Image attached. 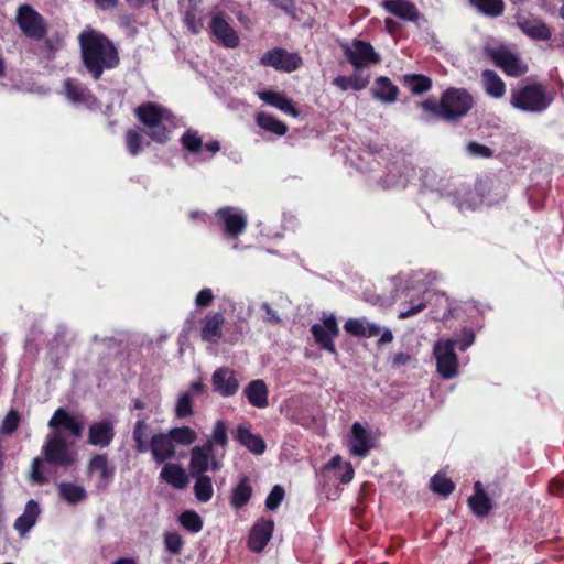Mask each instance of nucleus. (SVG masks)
<instances>
[{
  "mask_svg": "<svg viewBox=\"0 0 564 564\" xmlns=\"http://www.w3.org/2000/svg\"><path fill=\"white\" fill-rule=\"evenodd\" d=\"M225 318L221 313H212L205 316L202 322V338L205 341L217 344L221 337V327Z\"/></svg>",
  "mask_w": 564,
  "mask_h": 564,
  "instance_id": "a878e982",
  "label": "nucleus"
},
{
  "mask_svg": "<svg viewBox=\"0 0 564 564\" xmlns=\"http://www.w3.org/2000/svg\"><path fill=\"white\" fill-rule=\"evenodd\" d=\"M475 104L474 97L465 88H446L437 102L433 97L419 102V107L447 122H456L467 116Z\"/></svg>",
  "mask_w": 564,
  "mask_h": 564,
  "instance_id": "f03ea898",
  "label": "nucleus"
},
{
  "mask_svg": "<svg viewBox=\"0 0 564 564\" xmlns=\"http://www.w3.org/2000/svg\"><path fill=\"white\" fill-rule=\"evenodd\" d=\"M183 20L185 25L192 33L198 34L203 30V13L194 0L189 1L188 7L184 12Z\"/></svg>",
  "mask_w": 564,
  "mask_h": 564,
  "instance_id": "4c0bfd02",
  "label": "nucleus"
},
{
  "mask_svg": "<svg viewBox=\"0 0 564 564\" xmlns=\"http://www.w3.org/2000/svg\"><path fill=\"white\" fill-rule=\"evenodd\" d=\"M344 53L356 70L378 64L381 61L380 55L375 51L373 46L362 40H354L351 46H345Z\"/></svg>",
  "mask_w": 564,
  "mask_h": 564,
  "instance_id": "9d476101",
  "label": "nucleus"
},
{
  "mask_svg": "<svg viewBox=\"0 0 564 564\" xmlns=\"http://www.w3.org/2000/svg\"><path fill=\"white\" fill-rule=\"evenodd\" d=\"M518 26L532 40L547 41L552 36L551 30L546 23L538 18L520 17L518 19Z\"/></svg>",
  "mask_w": 564,
  "mask_h": 564,
  "instance_id": "393cba45",
  "label": "nucleus"
},
{
  "mask_svg": "<svg viewBox=\"0 0 564 564\" xmlns=\"http://www.w3.org/2000/svg\"><path fill=\"white\" fill-rule=\"evenodd\" d=\"M63 89L66 98L73 104L85 105L89 108L97 105V97L76 78H66L63 83Z\"/></svg>",
  "mask_w": 564,
  "mask_h": 564,
  "instance_id": "dca6fc26",
  "label": "nucleus"
},
{
  "mask_svg": "<svg viewBox=\"0 0 564 564\" xmlns=\"http://www.w3.org/2000/svg\"><path fill=\"white\" fill-rule=\"evenodd\" d=\"M180 524L191 533H198L203 529V519L194 510H186L178 517Z\"/></svg>",
  "mask_w": 564,
  "mask_h": 564,
  "instance_id": "49530a36",
  "label": "nucleus"
},
{
  "mask_svg": "<svg viewBox=\"0 0 564 564\" xmlns=\"http://www.w3.org/2000/svg\"><path fill=\"white\" fill-rule=\"evenodd\" d=\"M256 123L264 131L276 135H284L288 132V126L284 122L263 111L256 115Z\"/></svg>",
  "mask_w": 564,
  "mask_h": 564,
  "instance_id": "e433bc0d",
  "label": "nucleus"
},
{
  "mask_svg": "<svg viewBox=\"0 0 564 564\" xmlns=\"http://www.w3.org/2000/svg\"><path fill=\"white\" fill-rule=\"evenodd\" d=\"M351 89L359 91L365 89L369 85V76H362L361 74L355 72L349 76Z\"/></svg>",
  "mask_w": 564,
  "mask_h": 564,
  "instance_id": "052dcab7",
  "label": "nucleus"
},
{
  "mask_svg": "<svg viewBox=\"0 0 564 564\" xmlns=\"http://www.w3.org/2000/svg\"><path fill=\"white\" fill-rule=\"evenodd\" d=\"M403 86L413 95H422L432 88V79L423 74H405L401 78Z\"/></svg>",
  "mask_w": 564,
  "mask_h": 564,
  "instance_id": "c9c22d12",
  "label": "nucleus"
},
{
  "mask_svg": "<svg viewBox=\"0 0 564 564\" xmlns=\"http://www.w3.org/2000/svg\"><path fill=\"white\" fill-rule=\"evenodd\" d=\"M88 473H98L97 489L105 490L115 476V467L110 466L106 454L94 455L87 466Z\"/></svg>",
  "mask_w": 564,
  "mask_h": 564,
  "instance_id": "aec40b11",
  "label": "nucleus"
},
{
  "mask_svg": "<svg viewBox=\"0 0 564 564\" xmlns=\"http://www.w3.org/2000/svg\"><path fill=\"white\" fill-rule=\"evenodd\" d=\"M39 516V503L30 499L25 505L23 513L15 519L13 528L20 536H24L35 525Z\"/></svg>",
  "mask_w": 564,
  "mask_h": 564,
  "instance_id": "bb28decb",
  "label": "nucleus"
},
{
  "mask_svg": "<svg viewBox=\"0 0 564 564\" xmlns=\"http://www.w3.org/2000/svg\"><path fill=\"white\" fill-rule=\"evenodd\" d=\"M48 427L53 433L63 434L65 432L75 440L80 438L84 432V423L64 408L55 410L48 421Z\"/></svg>",
  "mask_w": 564,
  "mask_h": 564,
  "instance_id": "ddd939ff",
  "label": "nucleus"
},
{
  "mask_svg": "<svg viewBox=\"0 0 564 564\" xmlns=\"http://www.w3.org/2000/svg\"><path fill=\"white\" fill-rule=\"evenodd\" d=\"M21 422L20 413L11 409L6 417L3 419L1 426H0V433L3 435H12L19 427Z\"/></svg>",
  "mask_w": 564,
  "mask_h": 564,
  "instance_id": "09e8293b",
  "label": "nucleus"
},
{
  "mask_svg": "<svg viewBox=\"0 0 564 564\" xmlns=\"http://www.w3.org/2000/svg\"><path fill=\"white\" fill-rule=\"evenodd\" d=\"M149 451L156 464H163L175 456V446L166 433L152 435L149 442Z\"/></svg>",
  "mask_w": 564,
  "mask_h": 564,
  "instance_id": "412c9836",
  "label": "nucleus"
},
{
  "mask_svg": "<svg viewBox=\"0 0 564 564\" xmlns=\"http://www.w3.org/2000/svg\"><path fill=\"white\" fill-rule=\"evenodd\" d=\"M165 550L173 554L178 555L184 546L182 535L176 531H166L163 535Z\"/></svg>",
  "mask_w": 564,
  "mask_h": 564,
  "instance_id": "de8ad7c7",
  "label": "nucleus"
},
{
  "mask_svg": "<svg viewBox=\"0 0 564 564\" xmlns=\"http://www.w3.org/2000/svg\"><path fill=\"white\" fill-rule=\"evenodd\" d=\"M213 443L206 442L202 446H195L191 449L189 474L191 476L203 475L209 469L212 459Z\"/></svg>",
  "mask_w": 564,
  "mask_h": 564,
  "instance_id": "4be33fe9",
  "label": "nucleus"
},
{
  "mask_svg": "<svg viewBox=\"0 0 564 564\" xmlns=\"http://www.w3.org/2000/svg\"><path fill=\"white\" fill-rule=\"evenodd\" d=\"M365 328L366 322L358 318H349L344 324L346 333L356 337H362L365 335Z\"/></svg>",
  "mask_w": 564,
  "mask_h": 564,
  "instance_id": "6e6d98bb",
  "label": "nucleus"
},
{
  "mask_svg": "<svg viewBox=\"0 0 564 564\" xmlns=\"http://www.w3.org/2000/svg\"><path fill=\"white\" fill-rule=\"evenodd\" d=\"M58 496L69 505H77L87 498L85 488L74 482L62 481L57 484Z\"/></svg>",
  "mask_w": 564,
  "mask_h": 564,
  "instance_id": "72a5a7b5",
  "label": "nucleus"
},
{
  "mask_svg": "<svg viewBox=\"0 0 564 564\" xmlns=\"http://www.w3.org/2000/svg\"><path fill=\"white\" fill-rule=\"evenodd\" d=\"M213 301H214V293L208 288L200 290L195 297L196 306L202 307V308L208 307L213 303Z\"/></svg>",
  "mask_w": 564,
  "mask_h": 564,
  "instance_id": "13d9d810",
  "label": "nucleus"
},
{
  "mask_svg": "<svg viewBox=\"0 0 564 564\" xmlns=\"http://www.w3.org/2000/svg\"><path fill=\"white\" fill-rule=\"evenodd\" d=\"M193 400L191 392H184L177 399L175 405V415L178 419H185L193 415Z\"/></svg>",
  "mask_w": 564,
  "mask_h": 564,
  "instance_id": "8fccbe9b",
  "label": "nucleus"
},
{
  "mask_svg": "<svg viewBox=\"0 0 564 564\" xmlns=\"http://www.w3.org/2000/svg\"><path fill=\"white\" fill-rule=\"evenodd\" d=\"M41 453L45 463L62 468H69L77 464L78 456L72 449V444L61 433L46 436Z\"/></svg>",
  "mask_w": 564,
  "mask_h": 564,
  "instance_id": "20e7f679",
  "label": "nucleus"
},
{
  "mask_svg": "<svg viewBox=\"0 0 564 564\" xmlns=\"http://www.w3.org/2000/svg\"><path fill=\"white\" fill-rule=\"evenodd\" d=\"M485 91L494 98H501L506 93V84L495 70L486 69L481 74Z\"/></svg>",
  "mask_w": 564,
  "mask_h": 564,
  "instance_id": "f704fd0d",
  "label": "nucleus"
},
{
  "mask_svg": "<svg viewBox=\"0 0 564 564\" xmlns=\"http://www.w3.org/2000/svg\"><path fill=\"white\" fill-rule=\"evenodd\" d=\"M437 372L444 379H452L458 372V358L452 339L438 340L434 346Z\"/></svg>",
  "mask_w": 564,
  "mask_h": 564,
  "instance_id": "6e6552de",
  "label": "nucleus"
},
{
  "mask_svg": "<svg viewBox=\"0 0 564 564\" xmlns=\"http://www.w3.org/2000/svg\"><path fill=\"white\" fill-rule=\"evenodd\" d=\"M160 478L177 489H183L188 484V476L178 464H165L160 473Z\"/></svg>",
  "mask_w": 564,
  "mask_h": 564,
  "instance_id": "7c9ffc66",
  "label": "nucleus"
},
{
  "mask_svg": "<svg viewBox=\"0 0 564 564\" xmlns=\"http://www.w3.org/2000/svg\"><path fill=\"white\" fill-rule=\"evenodd\" d=\"M172 442V444H180L184 446H188L193 444L196 438V432L189 426H181L173 427L166 433Z\"/></svg>",
  "mask_w": 564,
  "mask_h": 564,
  "instance_id": "79ce46f5",
  "label": "nucleus"
},
{
  "mask_svg": "<svg viewBox=\"0 0 564 564\" xmlns=\"http://www.w3.org/2000/svg\"><path fill=\"white\" fill-rule=\"evenodd\" d=\"M372 88L373 98L383 102H394L399 95V88L387 76H379Z\"/></svg>",
  "mask_w": 564,
  "mask_h": 564,
  "instance_id": "2f4dec72",
  "label": "nucleus"
},
{
  "mask_svg": "<svg viewBox=\"0 0 564 564\" xmlns=\"http://www.w3.org/2000/svg\"><path fill=\"white\" fill-rule=\"evenodd\" d=\"M212 34L217 41L228 48H235L239 45V36L230 24L219 14L212 19L209 24Z\"/></svg>",
  "mask_w": 564,
  "mask_h": 564,
  "instance_id": "6ab92c4d",
  "label": "nucleus"
},
{
  "mask_svg": "<svg viewBox=\"0 0 564 564\" xmlns=\"http://www.w3.org/2000/svg\"><path fill=\"white\" fill-rule=\"evenodd\" d=\"M482 52L486 58L492 61L497 67L510 77H520L528 72V66L505 44L498 46L486 45Z\"/></svg>",
  "mask_w": 564,
  "mask_h": 564,
  "instance_id": "423d86ee",
  "label": "nucleus"
},
{
  "mask_svg": "<svg viewBox=\"0 0 564 564\" xmlns=\"http://www.w3.org/2000/svg\"><path fill=\"white\" fill-rule=\"evenodd\" d=\"M380 330L381 329L378 325L366 322L365 335L362 337L370 338L378 336L380 334Z\"/></svg>",
  "mask_w": 564,
  "mask_h": 564,
  "instance_id": "338daca9",
  "label": "nucleus"
},
{
  "mask_svg": "<svg viewBox=\"0 0 564 564\" xmlns=\"http://www.w3.org/2000/svg\"><path fill=\"white\" fill-rule=\"evenodd\" d=\"M412 357L405 352H397L392 356V366L401 367L411 361Z\"/></svg>",
  "mask_w": 564,
  "mask_h": 564,
  "instance_id": "0e129e2a",
  "label": "nucleus"
},
{
  "mask_svg": "<svg viewBox=\"0 0 564 564\" xmlns=\"http://www.w3.org/2000/svg\"><path fill=\"white\" fill-rule=\"evenodd\" d=\"M311 333L314 340L322 349L333 355L338 354L334 344V338L339 335V327L334 315L326 316L323 319V324L312 325Z\"/></svg>",
  "mask_w": 564,
  "mask_h": 564,
  "instance_id": "f8f14e48",
  "label": "nucleus"
},
{
  "mask_svg": "<svg viewBox=\"0 0 564 564\" xmlns=\"http://www.w3.org/2000/svg\"><path fill=\"white\" fill-rule=\"evenodd\" d=\"M212 384L214 391L224 398L235 395L239 389L236 372L229 367L217 368L212 375Z\"/></svg>",
  "mask_w": 564,
  "mask_h": 564,
  "instance_id": "4468645a",
  "label": "nucleus"
},
{
  "mask_svg": "<svg viewBox=\"0 0 564 564\" xmlns=\"http://www.w3.org/2000/svg\"><path fill=\"white\" fill-rule=\"evenodd\" d=\"M237 441L254 455H261L265 452L267 445L259 434L251 433L246 424H239L237 427Z\"/></svg>",
  "mask_w": 564,
  "mask_h": 564,
  "instance_id": "cd10ccee",
  "label": "nucleus"
},
{
  "mask_svg": "<svg viewBox=\"0 0 564 564\" xmlns=\"http://www.w3.org/2000/svg\"><path fill=\"white\" fill-rule=\"evenodd\" d=\"M182 147L191 154H198L203 149V140L197 130L187 129L181 137Z\"/></svg>",
  "mask_w": 564,
  "mask_h": 564,
  "instance_id": "c03bdc74",
  "label": "nucleus"
},
{
  "mask_svg": "<svg viewBox=\"0 0 564 564\" xmlns=\"http://www.w3.org/2000/svg\"><path fill=\"white\" fill-rule=\"evenodd\" d=\"M149 425L144 419L138 420L133 426L132 438L134 441V449L138 453L149 451V442L147 441Z\"/></svg>",
  "mask_w": 564,
  "mask_h": 564,
  "instance_id": "a19ab883",
  "label": "nucleus"
},
{
  "mask_svg": "<svg viewBox=\"0 0 564 564\" xmlns=\"http://www.w3.org/2000/svg\"><path fill=\"white\" fill-rule=\"evenodd\" d=\"M285 491L284 488L280 485L273 486L271 491L269 492L267 499H265V507L267 509L273 511L279 508L281 505L283 498H284Z\"/></svg>",
  "mask_w": 564,
  "mask_h": 564,
  "instance_id": "3c124183",
  "label": "nucleus"
},
{
  "mask_svg": "<svg viewBox=\"0 0 564 564\" xmlns=\"http://www.w3.org/2000/svg\"><path fill=\"white\" fill-rule=\"evenodd\" d=\"M274 530V521L271 519H260L256 522L249 533L248 547L256 553L264 550L268 545Z\"/></svg>",
  "mask_w": 564,
  "mask_h": 564,
  "instance_id": "f3484780",
  "label": "nucleus"
},
{
  "mask_svg": "<svg viewBox=\"0 0 564 564\" xmlns=\"http://www.w3.org/2000/svg\"><path fill=\"white\" fill-rule=\"evenodd\" d=\"M260 64L273 67L276 70L292 73L299 69L303 62L297 53H290L285 48L275 47L267 51L260 58Z\"/></svg>",
  "mask_w": 564,
  "mask_h": 564,
  "instance_id": "1a4fd4ad",
  "label": "nucleus"
},
{
  "mask_svg": "<svg viewBox=\"0 0 564 564\" xmlns=\"http://www.w3.org/2000/svg\"><path fill=\"white\" fill-rule=\"evenodd\" d=\"M382 8L404 21L416 22L420 18L416 6L410 0H383Z\"/></svg>",
  "mask_w": 564,
  "mask_h": 564,
  "instance_id": "b1692460",
  "label": "nucleus"
},
{
  "mask_svg": "<svg viewBox=\"0 0 564 564\" xmlns=\"http://www.w3.org/2000/svg\"><path fill=\"white\" fill-rule=\"evenodd\" d=\"M195 478L194 495L199 502H207L213 498L214 489L212 478L205 474L192 476Z\"/></svg>",
  "mask_w": 564,
  "mask_h": 564,
  "instance_id": "58836bf2",
  "label": "nucleus"
},
{
  "mask_svg": "<svg viewBox=\"0 0 564 564\" xmlns=\"http://www.w3.org/2000/svg\"><path fill=\"white\" fill-rule=\"evenodd\" d=\"M467 150L473 156L491 158L494 155V151L489 147L475 141L467 144Z\"/></svg>",
  "mask_w": 564,
  "mask_h": 564,
  "instance_id": "4d7b16f0",
  "label": "nucleus"
},
{
  "mask_svg": "<svg viewBox=\"0 0 564 564\" xmlns=\"http://www.w3.org/2000/svg\"><path fill=\"white\" fill-rule=\"evenodd\" d=\"M134 116L148 128L147 135L153 142L165 144L171 139L175 116L170 109L154 101H145L134 109Z\"/></svg>",
  "mask_w": 564,
  "mask_h": 564,
  "instance_id": "7ed1b4c3",
  "label": "nucleus"
},
{
  "mask_svg": "<svg viewBox=\"0 0 564 564\" xmlns=\"http://www.w3.org/2000/svg\"><path fill=\"white\" fill-rule=\"evenodd\" d=\"M350 453L354 456L367 457L372 448L376 447V437L371 432L365 429L359 422L351 425Z\"/></svg>",
  "mask_w": 564,
  "mask_h": 564,
  "instance_id": "2eb2a0df",
  "label": "nucleus"
},
{
  "mask_svg": "<svg viewBox=\"0 0 564 564\" xmlns=\"http://www.w3.org/2000/svg\"><path fill=\"white\" fill-rule=\"evenodd\" d=\"M113 437L115 427L109 420L95 422L88 429V443L93 446L107 447Z\"/></svg>",
  "mask_w": 564,
  "mask_h": 564,
  "instance_id": "5701e85b",
  "label": "nucleus"
},
{
  "mask_svg": "<svg viewBox=\"0 0 564 564\" xmlns=\"http://www.w3.org/2000/svg\"><path fill=\"white\" fill-rule=\"evenodd\" d=\"M17 23L24 35L34 40H43L47 33L44 18L30 4L19 7Z\"/></svg>",
  "mask_w": 564,
  "mask_h": 564,
  "instance_id": "0eeeda50",
  "label": "nucleus"
},
{
  "mask_svg": "<svg viewBox=\"0 0 564 564\" xmlns=\"http://www.w3.org/2000/svg\"><path fill=\"white\" fill-rule=\"evenodd\" d=\"M452 340L455 343V348L457 347L459 350L465 351L475 341V332L473 328L464 327L459 338Z\"/></svg>",
  "mask_w": 564,
  "mask_h": 564,
  "instance_id": "864d4df0",
  "label": "nucleus"
},
{
  "mask_svg": "<svg viewBox=\"0 0 564 564\" xmlns=\"http://www.w3.org/2000/svg\"><path fill=\"white\" fill-rule=\"evenodd\" d=\"M424 308H425V303L424 302H417L416 304H411L409 307L400 311L398 317L400 319H405V318H409V317L420 313Z\"/></svg>",
  "mask_w": 564,
  "mask_h": 564,
  "instance_id": "e2e57ef3",
  "label": "nucleus"
},
{
  "mask_svg": "<svg viewBox=\"0 0 564 564\" xmlns=\"http://www.w3.org/2000/svg\"><path fill=\"white\" fill-rule=\"evenodd\" d=\"M78 44L82 63L94 80H99L105 70L119 66V51L102 32L88 26L78 35Z\"/></svg>",
  "mask_w": 564,
  "mask_h": 564,
  "instance_id": "f257e3e1",
  "label": "nucleus"
},
{
  "mask_svg": "<svg viewBox=\"0 0 564 564\" xmlns=\"http://www.w3.org/2000/svg\"><path fill=\"white\" fill-rule=\"evenodd\" d=\"M143 140L142 131L139 129L130 128L124 133L126 148L132 156H137L143 151Z\"/></svg>",
  "mask_w": 564,
  "mask_h": 564,
  "instance_id": "37998d69",
  "label": "nucleus"
},
{
  "mask_svg": "<svg viewBox=\"0 0 564 564\" xmlns=\"http://www.w3.org/2000/svg\"><path fill=\"white\" fill-rule=\"evenodd\" d=\"M258 97L267 105L279 109L285 115H289L293 118H297L300 116V110L293 100L290 99L283 91L265 89L258 91Z\"/></svg>",
  "mask_w": 564,
  "mask_h": 564,
  "instance_id": "a211bd4d",
  "label": "nucleus"
},
{
  "mask_svg": "<svg viewBox=\"0 0 564 564\" xmlns=\"http://www.w3.org/2000/svg\"><path fill=\"white\" fill-rule=\"evenodd\" d=\"M333 84L340 88L341 90H348L351 88L349 76H337L334 78Z\"/></svg>",
  "mask_w": 564,
  "mask_h": 564,
  "instance_id": "69168bd1",
  "label": "nucleus"
},
{
  "mask_svg": "<svg viewBox=\"0 0 564 564\" xmlns=\"http://www.w3.org/2000/svg\"><path fill=\"white\" fill-rule=\"evenodd\" d=\"M249 403L256 408L264 409L269 405L268 387L262 379L251 380L243 391Z\"/></svg>",
  "mask_w": 564,
  "mask_h": 564,
  "instance_id": "c756f323",
  "label": "nucleus"
},
{
  "mask_svg": "<svg viewBox=\"0 0 564 564\" xmlns=\"http://www.w3.org/2000/svg\"><path fill=\"white\" fill-rule=\"evenodd\" d=\"M252 497V487L249 477L242 475L239 484L232 488L230 496V505L235 509L243 508Z\"/></svg>",
  "mask_w": 564,
  "mask_h": 564,
  "instance_id": "473e14b6",
  "label": "nucleus"
},
{
  "mask_svg": "<svg viewBox=\"0 0 564 564\" xmlns=\"http://www.w3.org/2000/svg\"><path fill=\"white\" fill-rule=\"evenodd\" d=\"M43 463H44V459L39 458V457H35L32 460L30 476H31V480L34 484L44 485L48 481L47 477L44 475V473L42 470Z\"/></svg>",
  "mask_w": 564,
  "mask_h": 564,
  "instance_id": "603ef678",
  "label": "nucleus"
},
{
  "mask_svg": "<svg viewBox=\"0 0 564 564\" xmlns=\"http://www.w3.org/2000/svg\"><path fill=\"white\" fill-rule=\"evenodd\" d=\"M474 490L475 494L467 500L468 506L476 517H487L492 509L491 499L484 490L482 484L480 481H476L474 484Z\"/></svg>",
  "mask_w": 564,
  "mask_h": 564,
  "instance_id": "c85d7f7f",
  "label": "nucleus"
},
{
  "mask_svg": "<svg viewBox=\"0 0 564 564\" xmlns=\"http://www.w3.org/2000/svg\"><path fill=\"white\" fill-rule=\"evenodd\" d=\"M552 101L553 97L541 84H529L511 91V105L524 112H542Z\"/></svg>",
  "mask_w": 564,
  "mask_h": 564,
  "instance_id": "39448f33",
  "label": "nucleus"
},
{
  "mask_svg": "<svg viewBox=\"0 0 564 564\" xmlns=\"http://www.w3.org/2000/svg\"><path fill=\"white\" fill-rule=\"evenodd\" d=\"M261 308L264 311L265 315L263 317L264 322L278 325L281 323V318L275 310H273L268 302H263Z\"/></svg>",
  "mask_w": 564,
  "mask_h": 564,
  "instance_id": "680f3d73",
  "label": "nucleus"
},
{
  "mask_svg": "<svg viewBox=\"0 0 564 564\" xmlns=\"http://www.w3.org/2000/svg\"><path fill=\"white\" fill-rule=\"evenodd\" d=\"M470 4L487 17L496 18L503 13L502 0H469Z\"/></svg>",
  "mask_w": 564,
  "mask_h": 564,
  "instance_id": "ea45409f",
  "label": "nucleus"
},
{
  "mask_svg": "<svg viewBox=\"0 0 564 564\" xmlns=\"http://www.w3.org/2000/svg\"><path fill=\"white\" fill-rule=\"evenodd\" d=\"M216 445H219L221 447L227 446L228 444V436H227V426L224 421H218L214 427L213 431V440L210 441Z\"/></svg>",
  "mask_w": 564,
  "mask_h": 564,
  "instance_id": "5fc2aeb1",
  "label": "nucleus"
},
{
  "mask_svg": "<svg viewBox=\"0 0 564 564\" xmlns=\"http://www.w3.org/2000/svg\"><path fill=\"white\" fill-rule=\"evenodd\" d=\"M97 8L101 10H109L118 4L119 0H94Z\"/></svg>",
  "mask_w": 564,
  "mask_h": 564,
  "instance_id": "774afa93",
  "label": "nucleus"
},
{
  "mask_svg": "<svg viewBox=\"0 0 564 564\" xmlns=\"http://www.w3.org/2000/svg\"><path fill=\"white\" fill-rule=\"evenodd\" d=\"M215 216L221 226L224 235L227 238H238L245 232L248 225L245 214L242 212H238L235 207L231 206L219 208Z\"/></svg>",
  "mask_w": 564,
  "mask_h": 564,
  "instance_id": "9b49d317",
  "label": "nucleus"
},
{
  "mask_svg": "<svg viewBox=\"0 0 564 564\" xmlns=\"http://www.w3.org/2000/svg\"><path fill=\"white\" fill-rule=\"evenodd\" d=\"M271 3L281 9L284 13L291 17L296 15V4L294 0H271Z\"/></svg>",
  "mask_w": 564,
  "mask_h": 564,
  "instance_id": "bf43d9fd",
  "label": "nucleus"
},
{
  "mask_svg": "<svg viewBox=\"0 0 564 564\" xmlns=\"http://www.w3.org/2000/svg\"><path fill=\"white\" fill-rule=\"evenodd\" d=\"M431 489L441 496L447 497L455 490V484L442 473H436L430 482Z\"/></svg>",
  "mask_w": 564,
  "mask_h": 564,
  "instance_id": "a18cd8bd",
  "label": "nucleus"
}]
</instances>
